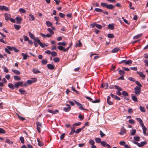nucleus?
I'll list each match as a JSON object with an SVG mask.
<instances>
[{
  "instance_id": "f257e3e1",
  "label": "nucleus",
  "mask_w": 148,
  "mask_h": 148,
  "mask_svg": "<svg viewBox=\"0 0 148 148\" xmlns=\"http://www.w3.org/2000/svg\"><path fill=\"white\" fill-rule=\"evenodd\" d=\"M101 5L103 7H106L109 9L112 10L115 8V6L112 4H108L107 3H101Z\"/></svg>"
},
{
  "instance_id": "f03ea898",
  "label": "nucleus",
  "mask_w": 148,
  "mask_h": 148,
  "mask_svg": "<svg viewBox=\"0 0 148 148\" xmlns=\"http://www.w3.org/2000/svg\"><path fill=\"white\" fill-rule=\"evenodd\" d=\"M141 88L138 86H136L134 88V93L136 95H139L141 93Z\"/></svg>"
},
{
  "instance_id": "7ed1b4c3",
  "label": "nucleus",
  "mask_w": 148,
  "mask_h": 148,
  "mask_svg": "<svg viewBox=\"0 0 148 148\" xmlns=\"http://www.w3.org/2000/svg\"><path fill=\"white\" fill-rule=\"evenodd\" d=\"M36 124L37 125V131L39 133H40L41 132V129L42 127V124L39 121H37Z\"/></svg>"
},
{
  "instance_id": "20e7f679",
  "label": "nucleus",
  "mask_w": 148,
  "mask_h": 148,
  "mask_svg": "<svg viewBox=\"0 0 148 148\" xmlns=\"http://www.w3.org/2000/svg\"><path fill=\"white\" fill-rule=\"evenodd\" d=\"M133 142L134 144L138 146L139 147H142L145 145L147 142L146 141L141 142L140 143L138 142H136L135 141H133Z\"/></svg>"
},
{
  "instance_id": "39448f33",
  "label": "nucleus",
  "mask_w": 148,
  "mask_h": 148,
  "mask_svg": "<svg viewBox=\"0 0 148 148\" xmlns=\"http://www.w3.org/2000/svg\"><path fill=\"white\" fill-rule=\"evenodd\" d=\"M90 25L92 28H93L95 27H96L97 28L100 29L102 28V27L101 25L97 24L96 23L91 24Z\"/></svg>"
},
{
  "instance_id": "423d86ee",
  "label": "nucleus",
  "mask_w": 148,
  "mask_h": 148,
  "mask_svg": "<svg viewBox=\"0 0 148 148\" xmlns=\"http://www.w3.org/2000/svg\"><path fill=\"white\" fill-rule=\"evenodd\" d=\"M114 88L117 89L119 91L118 92H117V95L119 96H121L122 94L120 91H122V89L119 86L116 85H114Z\"/></svg>"
},
{
  "instance_id": "0eeeda50",
  "label": "nucleus",
  "mask_w": 148,
  "mask_h": 148,
  "mask_svg": "<svg viewBox=\"0 0 148 148\" xmlns=\"http://www.w3.org/2000/svg\"><path fill=\"white\" fill-rule=\"evenodd\" d=\"M76 104L79 107V108L82 110H85V109H84L82 105L79 103V102L75 100H74Z\"/></svg>"
},
{
  "instance_id": "6e6552de",
  "label": "nucleus",
  "mask_w": 148,
  "mask_h": 148,
  "mask_svg": "<svg viewBox=\"0 0 148 148\" xmlns=\"http://www.w3.org/2000/svg\"><path fill=\"white\" fill-rule=\"evenodd\" d=\"M126 130L124 127H122L121 129V132L119 133V134L121 135H123L124 134L126 133Z\"/></svg>"
},
{
  "instance_id": "1a4fd4ad",
  "label": "nucleus",
  "mask_w": 148,
  "mask_h": 148,
  "mask_svg": "<svg viewBox=\"0 0 148 148\" xmlns=\"http://www.w3.org/2000/svg\"><path fill=\"white\" fill-rule=\"evenodd\" d=\"M0 10H1V11H3V10H4L6 11H8L9 9L8 7L5 6L0 5Z\"/></svg>"
},
{
  "instance_id": "9d476101",
  "label": "nucleus",
  "mask_w": 148,
  "mask_h": 148,
  "mask_svg": "<svg viewBox=\"0 0 148 148\" xmlns=\"http://www.w3.org/2000/svg\"><path fill=\"white\" fill-rule=\"evenodd\" d=\"M66 105L68 106L67 108H64L63 109V110L65 112H69L71 109V107L68 104H66Z\"/></svg>"
},
{
  "instance_id": "9b49d317",
  "label": "nucleus",
  "mask_w": 148,
  "mask_h": 148,
  "mask_svg": "<svg viewBox=\"0 0 148 148\" xmlns=\"http://www.w3.org/2000/svg\"><path fill=\"white\" fill-rule=\"evenodd\" d=\"M137 73L139 75L140 77L142 78L143 79H145L146 76L143 73V72L137 71Z\"/></svg>"
},
{
  "instance_id": "f8f14e48",
  "label": "nucleus",
  "mask_w": 148,
  "mask_h": 148,
  "mask_svg": "<svg viewBox=\"0 0 148 148\" xmlns=\"http://www.w3.org/2000/svg\"><path fill=\"white\" fill-rule=\"evenodd\" d=\"M15 19L17 23L20 24L21 23L22 18L20 16H17L16 17Z\"/></svg>"
},
{
  "instance_id": "ddd939ff",
  "label": "nucleus",
  "mask_w": 148,
  "mask_h": 148,
  "mask_svg": "<svg viewBox=\"0 0 148 148\" xmlns=\"http://www.w3.org/2000/svg\"><path fill=\"white\" fill-rule=\"evenodd\" d=\"M33 79H34V80H33V81L29 80H27V84L29 85H30L33 82H34L36 81L37 79L36 78H33Z\"/></svg>"
},
{
  "instance_id": "4468645a",
  "label": "nucleus",
  "mask_w": 148,
  "mask_h": 148,
  "mask_svg": "<svg viewBox=\"0 0 148 148\" xmlns=\"http://www.w3.org/2000/svg\"><path fill=\"white\" fill-rule=\"evenodd\" d=\"M47 67L49 69L51 70H53L55 67L53 65L51 64H47Z\"/></svg>"
},
{
  "instance_id": "2eb2a0df",
  "label": "nucleus",
  "mask_w": 148,
  "mask_h": 148,
  "mask_svg": "<svg viewBox=\"0 0 148 148\" xmlns=\"http://www.w3.org/2000/svg\"><path fill=\"white\" fill-rule=\"evenodd\" d=\"M108 85V83H102L101 85V88H103L106 87V89L107 88Z\"/></svg>"
},
{
  "instance_id": "dca6fc26",
  "label": "nucleus",
  "mask_w": 148,
  "mask_h": 148,
  "mask_svg": "<svg viewBox=\"0 0 148 148\" xmlns=\"http://www.w3.org/2000/svg\"><path fill=\"white\" fill-rule=\"evenodd\" d=\"M5 19L6 21H8L10 19V15L8 13H6L4 14Z\"/></svg>"
},
{
  "instance_id": "f3484780",
  "label": "nucleus",
  "mask_w": 148,
  "mask_h": 148,
  "mask_svg": "<svg viewBox=\"0 0 148 148\" xmlns=\"http://www.w3.org/2000/svg\"><path fill=\"white\" fill-rule=\"evenodd\" d=\"M101 143L102 145L104 147H108L110 146L109 145L107 144L106 142L105 141L101 142Z\"/></svg>"
},
{
  "instance_id": "a211bd4d",
  "label": "nucleus",
  "mask_w": 148,
  "mask_h": 148,
  "mask_svg": "<svg viewBox=\"0 0 148 148\" xmlns=\"http://www.w3.org/2000/svg\"><path fill=\"white\" fill-rule=\"evenodd\" d=\"M110 96H108L107 99V102L109 105H112L113 104V103L112 101H110Z\"/></svg>"
},
{
  "instance_id": "6ab92c4d",
  "label": "nucleus",
  "mask_w": 148,
  "mask_h": 148,
  "mask_svg": "<svg viewBox=\"0 0 148 148\" xmlns=\"http://www.w3.org/2000/svg\"><path fill=\"white\" fill-rule=\"evenodd\" d=\"M48 111L49 112L51 113L54 114H56L57 113H58L59 112L58 110H57L53 111L51 110L48 109Z\"/></svg>"
},
{
  "instance_id": "aec40b11",
  "label": "nucleus",
  "mask_w": 148,
  "mask_h": 148,
  "mask_svg": "<svg viewBox=\"0 0 148 148\" xmlns=\"http://www.w3.org/2000/svg\"><path fill=\"white\" fill-rule=\"evenodd\" d=\"M132 99L135 102H137L138 101V100L135 95H134L133 94L131 95Z\"/></svg>"
},
{
  "instance_id": "412c9836",
  "label": "nucleus",
  "mask_w": 148,
  "mask_h": 148,
  "mask_svg": "<svg viewBox=\"0 0 148 148\" xmlns=\"http://www.w3.org/2000/svg\"><path fill=\"white\" fill-rule=\"evenodd\" d=\"M132 61L131 60H125V64L126 65H130L132 63Z\"/></svg>"
},
{
  "instance_id": "4be33fe9",
  "label": "nucleus",
  "mask_w": 148,
  "mask_h": 148,
  "mask_svg": "<svg viewBox=\"0 0 148 148\" xmlns=\"http://www.w3.org/2000/svg\"><path fill=\"white\" fill-rule=\"evenodd\" d=\"M114 24H109L108 26V28L112 30H113L114 28Z\"/></svg>"
},
{
  "instance_id": "5701e85b",
  "label": "nucleus",
  "mask_w": 148,
  "mask_h": 148,
  "mask_svg": "<svg viewBox=\"0 0 148 148\" xmlns=\"http://www.w3.org/2000/svg\"><path fill=\"white\" fill-rule=\"evenodd\" d=\"M5 142H6L9 144V145L12 144L13 143V142L10 141L9 139L8 138H6L4 141Z\"/></svg>"
},
{
  "instance_id": "b1692460",
  "label": "nucleus",
  "mask_w": 148,
  "mask_h": 148,
  "mask_svg": "<svg viewBox=\"0 0 148 148\" xmlns=\"http://www.w3.org/2000/svg\"><path fill=\"white\" fill-rule=\"evenodd\" d=\"M71 132L69 134L70 135H71L74 134L75 132V128L74 127H71Z\"/></svg>"
},
{
  "instance_id": "393cba45",
  "label": "nucleus",
  "mask_w": 148,
  "mask_h": 148,
  "mask_svg": "<svg viewBox=\"0 0 148 148\" xmlns=\"http://www.w3.org/2000/svg\"><path fill=\"white\" fill-rule=\"evenodd\" d=\"M19 91L21 94L25 95L26 94V91L24 90H22V88H20L19 90Z\"/></svg>"
},
{
  "instance_id": "a878e982",
  "label": "nucleus",
  "mask_w": 148,
  "mask_h": 148,
  "mask_svg": "<svg viewBox=\"0 0 148 148\" xmlns=\"http://www.w3.org/2000/svg\"><path fill=\"white\" fill-rule=\"evenodd\" d=\"M119 50V49L118 48H115L113 49L111 53H116Z\"/></svg>"
},
{
  "instance_id": "bb28decb",
  "label": "nucleus",
  "mask_w": 148,
  "mask_h": 148,
  "mask_svg": "<svg viewBox=\"0 0 148 148\" xmlns=\"http://www.w3.org/2000/svg\"><path fill=\"white\" fill-rule=\"evenodd\" d=\"M12 71L14 74L16 75H20L21 73L20 71L12 69Z\"/></svg>"
},
{
  "instance_id": "cd10ccee",
  "label": "nucleus",
  "mask_w": 148,
  "mask_h": 148,
  "mask_svg": "<svg viewBox=\"0 0 148 148\" xmlns=\"http://www.w3.org/2000/svg\"><path fill=\"white\" fill-rule=\"evenodd\" d=\"M143 35L142 34H138L137 35H136L135 36H134L133 37L134 39H136L139 38L141 36H142Z\"/></svg>"
},
{
  "instance_id": "c85d7f7f",
  "label": "nucleus",
  "mask_w": 148,
  "mask_h": 148,
  "mask_svg": "<svg viewBox=\"0 0 148 148\" xmlns=\"http://www.w3.org/2000/svg\"><path fill=\"white\" fill-rule=\"evenodd\" d=\"M29 19L30 21H33L35 17L34 15H32V14H30L29 15Z\"/></svg>"
},
{
  "instance_id": "c756f323",
  "label": "nucleus",
  "mask_w": 148,
  "mask_h": 148,
  "mask_svg": "<svg viewBox=\"0 0 148 148\" xmlns=\"http://www.w3.org/2000/svg\"><path fill=\"white\" fill-rule=\"evenodd\" d=\"M32 71L34 73L36 74L38 73H40V72L36 69H33L32 70Z\"/></svg>"
},
{
  "instance_id": "7c9ffc66",
  "label": "nucleus",
  "mask_w": 148,
  "mask_h": 148,
  "mask_svg": "<svg viewBox=\"0 0 148 148\" xmlns=\"http://www.w3.org/2000/svg\"><path fill=\"white\" fill-rule=\"evenodd\" d=\"M21 55L23 57V59L24 60L27 59V57H29V56H27V54L23 53H22Z\"/></svg>"
},
{
  "instance_id": "2f4dec72",
  "label": "nucleus",
  "mask_w": 148,
  "mask_h": 148,
  "mask_svg": "<svg viewBox=\"0 0 148 148\" xmlns=\"http://www.w3.org/2000/svg\"><path fill=\"white\" fill-rule=\"evenodd\" d=\"M46 24L47 25L48 27H51L52 26V23L49 21H46Z\"/></svg>"
},
{
  "instance_id": "473e14b6",
  "label": "nucleus",
  "mask_w": 148,
  "mask_h": 148,
  "mask_svg": "<svg viewBox=\"0 0 148 148\" xmlns=\"http://www.w3.org/2000/svg\"><path fill=\"white\" fill-rule=\"evenodd\" d=\"M14 28L17 30H19L21 27L20 25H14Z\"/></svg>"
},
{
  "instance_id": "72a5a7b5",
  "label": "nucleus",
  "mask_w": 148,
  "mask_h": 148,
  "mask_svg": "<svg viewBox=\"0 0 148 148\" xmlns=\"http://www.w3.org/2000/svg\"><path fill=\"white\" fill-rule=\"evenodd\" d=\"M34 40L35 41V42H37L39 44L40 43V44H41V42L40 41V40L38 38H34Z\"/></svg>"
},
{
  "instance_id": "f704fd0d",
  "label": "nucleus",
  "mask_w": 148,
  "mask_h": 148,
  "mask_svg": "<svg viewBox=\"0 0 148 148\" xmlns=\"http://www.w3.org/2000/svg\"><path fill=\"white\" fill-rule=\"evenodd\" d=\"M37 141L38 142V145L40 147H41L43 145V144L42 142L40 141L39 139H37Z\"/></svg>"
},
{
  "instance_id": "c9c22d12",
  "label": "nucleus",
  "mask_w": 148,
  "mask_h": 148,
  "mask_svg": "<svg viewBox=\"0 0 148 148\" xmlns=\"http://www.w3.org/2000/svg\"><path fill=\"white\" fill-rule=\"evenodd\" d=\"M95 140L96 142L98 143H99L101 142V139L100 138H95Z\"/></svg>"
},
{
  "instance_id": "e433bc0d",
  "label": "nucleus",
  "mask_w": 148,
  "mask_h": 148,
  "mask_svg": "<svg viewBox=\"0 0 148 148\" xmlns=\"http://www.w3.org/2000/svg\"><path fill=\"white\" fill-rule=\"evenodd\" d=\"M135 83L138 86V87H139L140 88H141L142 86V85L141 84L140 82L138 81H136L135 82Z\"/></svg>"
},
{
  "instance_id": "4c0bfd02",
  "label": "nucleus",
  "mask_w": 148,
  "mask_h": 148,
  "mask_svg": "<svg viewBox=\"0 0 148 148\" xmlns=\"http://www.w3.org/2000/svg\"><path fill=\"white\" fill-rule=\"evenodd\" d=\"M108 37L109 38H114V36L113 34H108L107 35Z\"/></svg>"
},
{
  "instance_id": "58836bf2",
  "label": "nucleus",
  "mask_w": 148,
  "mask_h": 148,
  "mask_svg": "<svg viewBox=\"0 0 148 148\" xmlns=\"http://www.w3.org/2000/svg\"><path fill=\"white\" fill-rule=\"evenodd\" d=\"M8 86L12 89H14V86L13 85L12 83H9L8 84Z\"/></svg>"
},
{
  "instance_id": "ea45409f",
  "label": "nucleus",
  "mask_w": 148,
  "mask_h": 148,
  "mask_svg": "<svg viewBox=\"0 0 148 148\" xmlns=\"http://www.w3.org/2000/svg\"><path fill=\"white\" fill-rule=\"evenodd\" d=\"M17 116H18V119L22 121H24L25 119V118H24V117H23L22 116H19V115H17Z\"/></svg>"
},
{
  "instance_id": "a19ab883",
  "label": "nucleus",
  "mask_w": 148,
  "mask_h": 148,
  "mask_svg": "<svg viewBox=\"0 0 148 148\" xmlns=\"http://www.w3.org/2000/svg\"><path fill=\"white\" fill-rule=\"evenodd\" d=\"M51 54L53 57L56 56L57 55V53L54 51H52L51 52Z\"/></svg>"
},
{
  "instance_id": "79ce46f5",
  "label": "nucleus",
  "mask_w": 148,
  "mask_h": 148,
  "mask_svg": "<svg viewBox=\"0 0 148 148\" xmlns=\"http://www.w3.org/2000/svg\"><path fill=\"white\" fill-rule=\"evenodd\" d=\"M53 61L55 62H59L60 59L56 57L53 59Z\"/></svg>"
},
{
  "instance_id": "37998d69",
  "label": "nucleus",
  "mask_w": 148,
  "mask_h": 148,
  "mask_svg": "<svg viewBox=\"0 0 148 148\" xmlns=\"http://www.w3.org/2000/svg\"><path fill=\"white\" fill-rule=\"evenodd\" d=\"M47 30L51 34L53 35L54 34V32L50 28H48L47 29Z\"/></svg>"
},
{
  "instance_id": "c03bdc74",
  "label": "nucleus",
  "mask_w": 148,
  "mask_h": 148,
  "mask_svg": "<svg viewBox=\"0 0 148 148\" xmlns=\"http://www.w3.org/2000/svg\"><path fill=\"white\" fill-rule=\"evenodd\" d=\"M134 139L136 141H138L140 140V137L139 136H134Z\"/></svg>"
},
{
  "instance_id": "a18cd8bd",
  "label": "nucleus",
  "mask_w": 148,
  "mask_h": 148,
  "mask_svg": "<svg viewBox=\"0 0 148 148\" xmlns=\"http://www.w3.org/2000/svg\"><path fill=\"white\" fill-rule=\"evenodd\" d=\"M14 79L15 80L18 81L21 79V78L17 75H15L14 77Z\"/></svg>"
},
{
  "instance_id": "49530a36",
  "label": "nucleus",
  "mask_w": 148,
  "mask_h": 148,
  "mask_svg": "<svg viewBox=\"0 0 148 148\" xmlns=\"http://www.w3.org/2000/svg\"><path fill=\"white\" fill-rule=\"evenodd\" d=\"M95 11L98 12H102L103 10L100 8H95Z\"/></svg>"
},
{
  "instance_id": "de8ad7c7",
  "label": "nucleus",
  "mask_w": 148,
  "mask_h": 148,
  "mask_svg": "<svg viewBox=\"0 0 148 148\" xmlns=\"http://www.w3.org/2000/svg\"><path fill=\"white\" fill-rule=\"evenodd\" d=\"M42 63L43 64H46L47 63V60L46 59H43L42 60Z\"/></svg>"
},
{
  "instance_id": "09e8293b",
  "label": "nucleus",
  "mask_w": 148,
  "mask_h": 148,
  "mask_svg": "<svg viewBox=\"0 0 148 148\" xmlns=\"http://www.w3.org/2000/svg\"><path fill=\"white\" fill-rule=\"evenodd\" d=\"M89 143L91 145H94L95 144V142L94 140L92 139H90L89 141Z\"/></svg>"
},
{
  "instance_id": "8fccbe9b",
  "label": "nucleus",
  "mask_w": 148,
  "mask_h": 148,
  "mask_svg": "<svg viewBox=\"0 0 148 148\" xmlns=\"http://www.w3.org/2000/svg\"><path fill=\"white\" fill-rule=\"evenodd\" d=\"M119 72V74L121 75H123L124 74L125 72L123 70H119L118 71Z\"/></svg>"
},
{
  "instance_id": "3c124183",
  "label": "nucleus",
  "mask_w": 148,
  "mask_h": 148,
  "mask_svg": "<svg viewBox=\"0 0 148 148\" xmlns=\"http://www.w3.org/2000/svg\"><path fill=\"white\" fill-rule=\"evenodd\" d=\"M58 48L59 50L64 51V50L65 48H64L62 46H58Z\"/></svg>"
},
{
  "instance_id": "603ef678",
  "label": "nucleus",
  "mask_w": 148,
  "mask_h": 148,
  "mask_svg": "<svg viewBox=\"0 0 148 148\" xmlns=\"http://www.w3.org/2000/svg\"><path fill=\"white\" fill-rule=\"evenodd\" d=\"M29 36L31 38L33 39H34V36L32 33L31 32H29Z\"/></svg>"
},
{
  "instance_id": "864d4df0",
  "label": "nucleus",
  "mask_w": 148,
  "mask_h": 148,
  "mask_svg": "<svg viewBox=\"0 0 148 148\" xmlns=\"http://www.w3.org/2000/svg\"><path fill=\"white\" fill-rule=\"evenodd\" d=\"M20 140L21 143L23 144L24 143V137L23 136H21L20 137Z\"/></svg>"
},
{
  "instance_id": "5fc2aeb1",
  "label": "nucleus",
  "mask_w": 148,
  "mask_h": 148,
  "mask_svg": "<svg viewBox=\"0 0 148 148\" xmlns=\"http://www.w3.org/2000/svg\"><path fill=\"white\" fill-rule=\"evenodd\" d=\"M122 94L125 96H127L128 95V93L125 91H123L122 92Z\"/></svg>"
},
{
  "instance_id": "6e6d98bb",
  "label": "nucleus",
  "mask_w": 148,
  "mask_h": 148,
  "mask_svg": "<svg viewBox=\"0 0 148 148\" xmlns=\"http://www.w3.org/2000/svg\"><path fill=\"white\" fill-rule=\"evenodd\" d=\"M140 110L143 112H145V109L143 107H142L141 106H140Z\"/></svg>"
},
{
  "instance_id": "4d7b16f0",
  "label": "nucleus",
  "mask_w": 148,
  "mask_h": 148,
  "mask_svg": "<svg viewBox=\"0 0 148 148\" xmlns=\"http://www.w3.org/2000/svg\"><path fill=\"white\" fill-rule=\"evenodd\" d=\"M122 19H123V21L126 24L128 25H130V23H129L124 18V17H123L122 18Z\"/></svg>"
},
{
  "instance_id": "13d9d810",
  "label": "nucleus",
  "mask_w": 148,
  "mask_h": 148,
  "mask_svg": "<svg viewBox=\"0 0 148 148\" xmlns=\"http://www.w3.org/2000/svg\"><path fill=\"white\" fill-rule=\"evenodd\" d=\"M59 15L60 17L62 18H64L65 16V15L62 13H59Z\"/></svg>"
},
{
  "instance_id": "bf43d9fd",
  "label": "nucleus",
  "mask_w": 148,
  "mask_h": 148,
  "mask_svg": "<svg viewBox=\"0 0 148 148\" xmlns=\"http://www.w3.org/2000/svg\"><path fill=\"white\" fill-rule=\"evenodd\" d=\"M136 132V130L135 129L132 130L131 131V135H134L135 134Z\"/></svg>"
},
{
  "instance_id": "052dcab7",
  "label": "nucleus",
  "mask_w": 148,
  "mask_h": 148,
  "mask_svg": "<svg viewBox=\"0 0 148 148\" xmlns=\"http://www.w3.org/2000/svg\"><path fill=\"white\" fill-rule=\"evenodd\" d=\"M19 11L20 12L22 13H25V10L22 8H21L19 9Z\"/></svg>"
},
{
  "instance_id": "680f3d73",
  "label": "nucleus",
  "mask_w": 148,
  "mask_h": 148,
  "mask_svg": "<svg viewBox=\"0 0 148 148\" xmlns=\"http://www.w3.org/2000/svg\"><path fill=\"white\" fill-rule=\"evenodd\" d=\"M100 135L101 137H102L105 136L106 135L105 134H104L101 130L100 131Z\"/></svg>"
},
{
  "instance_id": "e2e57ef3",
  "label": "nucleus",
  "mask_w": 148,
  "mask_h": 148,
  "mask_svg": "<svg viewBox=\"0 0 148 148\" xmlns=\"http://www.w3.org/2000/svg\"><path fill=\"white\" fill-rule=\"evenodd\" d=\"M41 44L40 43L39 45L42 48H44L45 46H47V45L45 44H43V43H42L41 42Z\"/></svg>"
},
{
  "instance_id": "0e129e2a",
  "label": "nucleus",
  "mask_w": 148,
  "mask_h": 148,
  "mask_svg": "<svg viewBox=\"0 0 148 148\" xmlns=\"http://www.w3.org/2000/svg\"><path fill=\"white\" fill-rule=\"evenodd\" d=\"M5 131L3 129L0 128V133L5 134Z\"/></svg>"
},
{
  "instance_id": "69168bd1",
  "label": "nucleus",
  "mask_w": 148,
  "mask_h": 148,
  "mask_svg": "<svg viewBox=\"0 0 148 148\" xmlns=\"http://www.w3.org/2000/svg\"><path fill=\"white\" fill-rule=\"evenodd\" d=\"M128 79L130 80L133 82H135L136 81L135 79L134 78L132 77H129L128 78Z\"/></svg>"
},
{
  "instance_id": "338daca9",
  "label": "nucleus",
  "mask_w": 148,
  "mask_h": 148,
  "mask_svg": "<svg viewBox=\"0 0 148 148\" xmlns=\"http://www.w3.org/2000/svg\"><path fill=\"white\" fill-rule=\"evenodd\" d=\"M82 45V43L80 41H79L78 42V43H77L76 44V45L77 47H80Z\"/></svg>"
},
{
  "instance_id": "774afa93",
  "label": "nucleus",
  "mask_w": 148,
  "mask_h": 148,
  "mask_svg": "<svg viewBox=\"0 0 148 148\" xmlns=\"http://www.w3.org/2000/svg\"><path fill=\"white\" fill-rule=\"evenodd\" d=\"M65 135V133H63L62 135H61V136H60V140H62L64 139Z\"/></svg>"
}]
</instances>
